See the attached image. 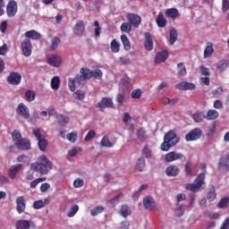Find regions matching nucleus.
<instances>
[{
    "mask_svg": "<svg viewBox=\"0 0 229 229\" xmlns=\"http://www.w3.org/2000/svg\"><path fill=\"white\" fill-rule=\"evenodd\" d=\"M31 171L40 173V174H47L53 169V163L45 155L38 157V162L30 165Z\"/></svg>",
    "mask_w": 229,
    "mask_h": 229,
    "instance_id": "1",
    "label": "nucleus"
},
{
    "mask_svg": "<svg viewBox=\"0 0 229 229\" xmlns=\"http://www.w3.org/2000/svg\"><path fill=\"white\" fill-rule=\"evenodd\" d=\"M178 144V137L176 133L173 131H168L165 134L164 141L161 144V151H169L170 148H174Z\"/></svg>",
    "mask_w": 229,
    "mask_h": 229,
    "instance_id": "2",
    "label": "nucleus"
},
{
    "mask_svg": "<svg viewBox=\"0 0 229 229\" xmlns=\"http://www.w3.org/2000/svg\"><path fill=\"white\" fill-rule=\"evenodd\" d=\"M205 178H206L205 173L199 174L197 176V178L194 180L193 183L186 184V190L191 191V192H199V191H201V188L203 187V185H205Z\"/></svg>",
    "mask_w": 229,
    "mask_h": 229,
    "instance_id": "3",
    "label": "nucleus"
},
{
    "mask_svg": "<svg viewBox=\"0 0 229 229\" xmlns=\"http://www.w3.org/2000/svg\"><path fill=\"white\" fill-rule=\"evenodd\" d=\"M126 19L133 28H139L142 24V17L137 13H128Z\"/></svg>",
    "mask_w": 229,
    "mask_h": 229,
    "instance_id": "4",
    "label": "nucleus"
},
{
    "mask_svg": "<svg viewBox=\"0 0 229 229\" xmlns=\"http://www.w3.org/2000/svg\"><path fill=\"white\" fill-rule=\"evenodd\" d=\"M21 53L24 56H31V53L33 52V45L31 44V40L25 38L21 42Z\"/></svg>",
    "mask_w": 229,
    "mask_h": 229,
    "instance_id": "5",
    "label": "nucleus"
},
{
    "mask_svg": "<svg viewBox=\"0 0 229 229\" xmlns=\"http://www.w3.org/2000/svg\"><path fill=\"white\" fill-rule=\"evenodd\" d=\"M201 135H203V131L199 128L192 129L186 134L185 139L187 142H191L192 140H198L201 139Z\"/></svg>",
    "mask_w": 229,
    "mask_h": 229,
    "instance_id": "6",
    "label": "nucleus"
},
{
    "mask_svg": "<svg viewBox=\"0 0 229 229\" xmlns=\"http://www.w3.org/2000/svg\"><path fill=\"white\" fill-rule=\"evenodd\" d=\"M175 160H182V162H185L187 157H185V155L177 153L176 151H172L165 155V162H174Z\"/></svg>",
    "mask_w": 229,
    "mask_h": 229,
    "instance_id": "7",
    "label": "nucleus"
},
{
    "mask_svg": "<svg viewBox=\"0 0 229 229\" xmlns=\"http://www.w3.org/2000/svg\"><path fill=\"white\" fill-rule=\"evenodd\" d=\"M96 106L97 108H99L100 112H105V108H114V102L112 101V98H103Z\"/></svg>",
    "mask_w": 229,
    "mask_h": 229,
    "instance_id": "8",
    "label": "nucleus"
},
{
    "mask_svg": "<svg viewBox=\"0 0 229 229\" xmlns=\"http://www.w3.org/2000/svg\"><path fill=\"white\" fill-rule=\"evenodd\" d=\"M22 81V75L18 72H13L7 77V81L10 85H20Z\"/></svg>",
    "mask_w": 229,
    "mask_h": 229,
    "instance_id": "9",
    "label": "nucleus"
},
{
    "mask_svg": "<svg viewBox=\"0 0 229 229\" xmlns=\"http://www.w3.org/2000/svg\"><path fill=\"white\" fill-rule=\"evenodd\" d=\"M17 10H18L17 2L14 0L9 1L6 6L7 17H15V14L17 13Z\"/></svg>",
    "mask_w": 229,
    "mask_h": 229,
    "instance_id": "10",
    "label": "nucleus"
},
{
    "mask_svg": "<svg viewBox=\"0 0 229 229\" xmlns=\"http://www.w3.org/2000/svg\"><path fill=\"white\" fill-rule=\"evenodd\" d=\"M16 112L20 117H22L23 119H30V108H28V106L23 103L18 105Z\"/></svg>",
    "mask_w": 229,
    "mask_h": 229,
    "instance_id": "11",
    "label": "nucleus"
},
{
    "mask_svg": "<svg viewBox=\"0 0 229 229\" xmlns=\"http://www.w3.org/2000/svg\"><path fill=\"white\" fill-rule=\"evenodd\" d=\"M16 210L18 214H22L26 210V199H24V196L16 198Z\"/></svg>",
    "mask_w": 229,
    "mask_h": 229,
    "instance_id": "12",
    "label": "nucleus"
},
{
    "mask_svg": "<svg viewBox=\"0 0 229 229\" xmlns=\"http://www.w3.org/2000/svg\"><path fill=\"white\" fill-rule=\"evenodd\" d=\"M143 205L146 208V210H153L155 207H157V203L155 202V199L151 196H146L143 199Z\"/></svg>",
    "mask_w": 229,
    "mask_h": 229,
    "instance_id": "13",
    "label": "nucleus"
},
{
    "mask_svg": "<svg viewBox=\"0 0 229 229\" xmlns=\"http://www.w3.org/2000/svg\"><path fill=\"white\" fill-rule=\"evenodd\" d=\"M73 33L77 37H83V33H85V23L83 21H80L75 24L73 28Z\"/></svg>",
    "mask_w": 229,
    "mask_h": 229,
    "instance_id": "14",
    "label": "nucleus"
},
{
    "mask_svg": "<svg viewBox=\"0 0 229 229\" xmlns=\"http://www.w3.org/2000/svg\"><path fill=\"white\" fill-rule=\"evenodd\" d=\"M21 171H22V165L21 164L11 166L8 170V174L11 180H15V176H17Z\"/></svg>",
    "mask_w": 229,
    "mask_h": 229,
    "instance_id": "15",
    "label": "nucleus"
},
{
    "mask_svg": "<svg viewBox=\"0 0 229 229\" xmlns=\"http://www.w3.org/2000/svg\"><path fill=\"white\" fill-rule=\"evenodd\" d=\"M176 89L179 90H194L196 85L192 82L182 81L176 84Z\"/></svg>",
    "mask_w": 229,
    "mask_h": 229,
    "instance_id": "16",
    "label": "nucleus"
},
{
    "mask_svg": "<svg viewBox=\"0 0 229 229\" xmlns=\"http://www.w3.org/2000/svg\"><path fill=\"white\" fill-rule=\"evenodd\" d=\"M47 64L52 67H60V65H62V57L52 55L47 59Z\"/></svg>",
    "mask_w": 229,
    "mask_h": 229,
    "instance_id": "17",
    "label": "nucleus"
},
{
    "mask_svg": "<svg viewBox=\"0 0 229 229\" xmlns=\"http://www.w3.org/2000/svg\"><path fill=\"white\" fill-rule=\"evenodd\" d=\"M14 144L18 149H31V143L26 139H21L20 140L15 141Z\"/></svg>",
    "mask_w": 229,
    "mask_h": 229,
    "instance_id": "18",
    "label": "nucleus"
},
{
    "mask_svg": "<svg viewBox=\"0 0 229 229\" xmlns=\"http://www.w3.org/2000/svg\"><path fill=\"white\" fill-rule=\"evenodd\" d=\"M16 229H30L31 220L20 219L15 223Z\"/></svg>",
    "mask_w": 229,
    "mask_h": 229,
    "instance_id": "19",
    "label": "nucleus"
},
{
    "mask_svg": "<svg viewBox=\"0 0 229 229\" xmlns=\"http://www.w3.org/2000/svg\"><path fill=\"white\" fill-rule=\"evenodd\" d=\"M216 70L218 71V72H225V71H226V69H228V67H229V60L223 59V60L218 61L216 64Z\"/></svg>",
    "mask_w": 229,
    "mask_h": 229,
    "instance_id": "20",
    "label": "nucleus"
},
{
    "mask_svg": "<svg viewBox=\"0 0 229 229\" xmlns=\"http://www.w3.org/2000/svg\"><path fill=\"white\" fill-rule=\"evenodd\" d=\"M169 58V54L167 51L164 50L162 52L157 53V55L155 57V63L156 64H162L165 62Z\"/></svg>",
    "mask_w": 229,
    "mask_h": 229,
    "instance_id": "21",
    "label": "nucleus"
},
{
    "mask_svg": "<svg viewBox=\"0 0 229 229\" xmlns=\"http://www.w3.org/2000/svg\"><path fill=\"white\" fill-rule=\"evenodd\" d=\"M145 49L147 51H152L153 50V38H151L150 32L145 33Z\"/></svg>",
    "mask_w": 229,
    "mask_h": 229,
    "instance_id": "22",
    "label": "nucleus"
},
{
    "mask_svg": "<svg viewBox=\"0 0 229 229\" xmlns=\"http://www.w3.org/2000/svg\"><path fill=\"white\" fill-rule=\"evenodd\" d=\"M156 22L158 28H165V26H167V19L164 17V13L160 12L158 13Z\"/></svg>",
    "mask_w": 229,
    "mask_h": 229,
    "instance_id": "23",
    "label": "nucleus"
},
{
    "mask_svg": "<svg viewBox=\"0 0 229 229\" xmlns=\"http://www.w3.org/2000/svg\"><path fill=\"white\" fill-rule=\"evenodd\" d=\"M167 176H178L180 174V168L177 165H170L166 168Z\"/></svg>",
    "mask_w": 229,
    "mask_h": 229,
    "instance_id": "24",
    "label": "nucleus"
},
{
    "mask_svg": "<svg viewBox=\"0 0 229 229\" xmlns=\"http://www.w3.org/2000/svg\"><path fill=\"white\" fill-rule=\"evenodd\" d=\"M25 37L26 38H30L31 40H40V33L34 30L25 32Z\"/></svg>",
    "mask_w": 229,
    "mask_h": 229,
    "instance_id": "25",
    "label": "nucleus"
},
{
    "mask_svg": "<svg viewBox=\"0 0 229 229\" xmlns=\"http://www.w3.org/2000/svg\"><path fill=\"white\" fill-rule=\"evenodd\" d=\"M219 117V112H217L216 109H209L207 112L206 119L208 121H216Z\"/></svg>",
    "mask_w": 229,
    "mask_h": 229,
    "instance_id": "26",
    "label": "nucleus"
},
{
    "mask_svg": "<svg viewBox=\"0 0 229 229\" xmlns=\"http://www.w3.org/2000/svg\"><path fill=\"white\" fill-rule=\"evenodd\" d=\"M192 119L193 121H195L196 123H203V121H205L206 115L205 114H203V112L201 111H197L192 114Z\"/></svg>",
    "mask_w": 229,
    "mask_h": 229,
    "instance_id": "27",
    "label": "nucleus"
},
{
    "mask_svg": "<svg viewBox=\"0 0 229 229\" xmlns=\"http://www.w3.org/2000/svg\"><path fill=\"white\" fill-rule=\"evenodd\" d=\"M137 139L140 140V142H146L148 135L146 134V131L144 130V128L138 129Z\"/></svg>",
    "mask_w": 229,
    "mask_h": 229,
    "instance_id": "28",
    "label": "nucleus"
},
{
    "mask_svg": "<svg viewBox=\"0 0 229 229\" xmlns=\"http://www.w3.org/2000/svg\"><path fill=\"white\" fill-rule=\"evenodd\" d=\"M121 40L123 45V48L125 51H130L131 49V43H130V39H128V36L126 34H123L121 36Z\"/></svg>",
    "mask_w": 229,
    "mask_h": 229,
    "instance_id": "29",
    "label": "nucleus"
},
{
    "mask_svg": "<svg viewBox=\"0 0 229 229\" xmlns=\"http://www.w3.org/2000/svg\"><path fill=\"white\" fill-rule=\"evenodd\" d=\"M166 15L174 21L180 15V12L176 8H169L166 9Z\"/></svg>",
    "mask_w": 229,
    "mask_h": 229,
    "instance_id": "30",
    "label": "nucleus"
},
{
    "mask_svg": "<svg viewBox=\"0 0 229 229\" xmlns=\"http://www.w3.org/2000/svg\"><path fill=\"white\" fill-rule=\"evenodd\" d=\"M49 203V199H46L44 201L43 200H36L33 203V208H36V210H38V208H42L46 207Z\"/></svg>",
    "mask_w": 229,
    "mask_h": 229,
    "instance_id": "31",
    "label": "nucleus"
},
{
    "mask_svg": "<svg viewBox=\"0 0 229 229\" xmlns=\"http://www.w3.org/2000/svg\"><path fill=\"white\" fill-rule=\"evenodd\" d=\"M176 40H178V31L175 29H171L169 39L171 46H173Z\"/></svg>",
    "mask_w": 229,
    "mask_h": 229,
    "instance_id": "32",
    "label": "nucleus"
},
{
    "mask_svg": "<svg viewBox=\"0 0 229 229\" xmlns=\"http://www.w3.org/2000/svg\"><path fill=\"white\" fill-rule=\"evenodd\" d=\"M178 75L181 77L187 76V68L183 63H179L177 64Z\"/></svg>",
    "mask_w": 229,
    "mask_h": 229,
    "instance_id": "33",
    "label": "nucleus"
},
{
    "mask_svg": "<svg viewBox=\"0 0 229 229\" xmlns=\"http://www.w3.org/2000/svg\"><path fill=\"white\" fill-rule=\"evenodd\" d=\"M51 89H53V90H58V89H60V77L55 76L51 80Z\"/></svg>",
    "mask_w": 229,
    "mask_h": 229,
    "instance_id": "34",
    "label": "nucleus"
},
{
    "mask_svg": "<svg viewBox=\"0 0 229 229\" xmlns=\"http://www.w3.org/2000/svg\"><path fill=\"white\" fill-rule=\"evenodd\" d=\"M81 75H82L84 80H90L92 78V70L81 68Z\"/></svg>",
    "mask_w": 229,
    "mask_h": 229,
    "instance_id": "35",
    "label": "nucleus"
},
{
    "mask_svg": "<svg viewBox=\"0 0 229 229\" xmlns=\"http://www.w3.org/2000/svg\"><path fill=\"white\" fill-rule=\"evenodd\" d=\"M144 167H146V159H144V157H141L137 161L136 169L140 172Z\"/></svg>",
    "mask_w": 229,
    "mask_h": 229,
    "instance_id": "36",
    "label": "nucleus"
},
{
    "mask_svg": "<svg viewBox=\"0 0 229 229\" xmlns=\"http://www.w3.org/2000/svg\"><path fill=\"white\" fill-rule=\"evenodd\" d=\"M111 51L112 53H119V51H121V45L116 39L111 41Z\"/></svg>",
    "mask_w": 229,
    "mask_h": 229,
    "instance_id": "37",
    "label": "nucleus"
},
{
    "mask_svg": "<svg viewBox=\"0 0 229 229\" xmlns=\"http://www.w3.org/2000/svg\"><path fill=\"white\" fill-rule=\"evenodd\" d=\"M133 26L130 24L129 21L123 22L121 25V31H123L124 33H130L131 31V28Z\"/></svg>",
    "mask_w": 229,
    "mask_h": 229,
    "instance_id": "38",
    "label": "nucleus"
},
{
    "mask_svg": "<svg viewBox=\"0 0 229 229\" xmlns=\"http://www.w3.org/2000/svg\"><path fill=\"white\" fill-rule=\"evenodd\" d=\"M57 121L61 126H65V124H69V117L64 114H59L57 116Z\"/></svg>",
    "mask_w": 229,
    "mask_h": 229,
    "instance_id": "39",
    "label": "nucleus"
},
{
    "mask_svg": "<svg viewBox=\"0 0 229 229\" xmlns=\"http://www.w3.org/2000/svg\"><path fill=\"white\" fill-rule=\"evenodd\" d=\"M102 212H105V208L102 206H98L91 209L90 214L94 217L96 216H99V214H101Z\"/></svg>",
    "mask_w": 229,
    "mask_h": 229,
    "instance_id": "40",
    "label": "nucleus"
},
{
    "mask_svg": "<svg viewBox=\"0 0 229 229\" xmlns=\"http://www.w3.org/2000/svg\"><path fill=\"white\" fill-rule=\"evenodd\" d=\"M121 216L123 217H128L131 214V210H130V208L126 205H123L120 210Z\"/></svg>",
    "mask_w": 229,
    "mask_h": 229,
    "instance_id": "41",
    "label": "nucleus"
},
{
    "mask_svg": "<svg viewBox=\"0 0 229 229\" xmlns=\"http://www.w3.org/2000/svg\"><path fill=\"white\" fill-rule=\"evenodd\" d=\"M229 204V197H225L220 199V201L217 203V208H226Z\"/></svg>",
    "mask_w": 229,
    "mask_h": 229,
    "instance_id": "42",
    "label": "nucleus"
},
{
    "mask_svg": "<svg viewBox=\"0 0 229 229\" xmlns=\"http://www.w3.org/2000/svg\"><path fill=\"white\" fill-rule=\"evenodd\" d=\"M91 78H95L96 80H101V78H103V72H101L99 68L91 70Z\"/></svg>",
    "mask_w": 229,
    "mask_h": 229,
    "instance_id": "43",
    "label": "nucleus"
},
{
    "mask_svg": "<svg viewBox=\"0 0 229 229\" xmlns=\"http://www.w3.org/2000/svg\"><path fill=\"white\" fill-rule=\"evenodd\" d=\"M78 210H80V206L78 205L72 206L70 211L67 213V216L74 217V216H76V214L78 213Z\"/></svg>",
    "mask_w": 229,
    "mask_h": 229,
    "instance_id": "44",
    "label": "nucleus"
},
{
    "mask_svg": "<svg viewBox=\"0 0 229 229\" xmlns=\"http://www.w3.org/2000/svg\"><path fill=\"white\" fill-rule=\"evenodd\" d=\"M74 99H79V101H83L85 99V91L83 90H77L73 93Z\"/></svg>",
    "mask_w": 229,
    "mask_h": 229,
    "instance_id": "45",
    "label": "nucleus"
},
{
    "mask_svg": "<svg viewBox=\"0 0 229 229\" xmlns=\"http://www.w3.org/2000/svg\"><path fill=\"white\" fill-rule=\"evenodd\" d=\"M26 100L30 103V101H35L36 94L32 90H27L25 93Z\"/></svg>",
    "mask_w": 229,
    "mask_h": 229,
    "instance_id": "46",
    "label": "nucleus"
},
{
    "mask_svg": "<svg viewBox=\"0 0 229 229\" xmlns=\"http://www.w3.org/2000/svg\"><path fill=\"white\" fill-rule=\"evenodd\" d=\"M60 45V38H54L51 46L49 47V51H55Z\"/></svg>",
    "mask_w": 229,
    "mask_h": 229,
    "instance_id": "47",
    "label": "nucleus"
},
{
    "mask_svg": "<svg viewBox=\"0 0 229 229\" xmlns=\"http://www.w3.org/2000/svg\"><path fill=\"white\" fill-rule=\"evenodd\" d=\"M38 140V148L41 151H46V148L47 147V140L46 139H39Z\"/></svg>",
    "mask_w": 229,
    "mask_h": 229,
    "instance_id": "48",
    "label": "nucleus"
},
{
    "mask_svg": "<svg viewBox=\"0 0 229 229\" xmlns=\"http://www.w3.org/2000/svg\"><path fill=\"white\" fill-rule=\"evenodd\" d=\"M131 96L133 99H140V98L142 97V89H137L132 90Z\"/></svg>",
    "mask_w": 229,
    "mask_h": 229,
    "instance_id": "49",
    "label": "nucleus"
},
{
    "mask_svg": "<svg viewBox=\"0 0 229 229\" xmlns=\"http://www.w3.org/2000/svg\"><path fill=\"white\" fill-rule=\"evenodd\" d=\"M184 171H185L186 176H192V174H194L192 173V164H191V162L186 163L184 166Z\"/></svg>",
    "mask_w": 229,
    "mask_h": 229,
    "instance_id": "50",
    "label": "nucleus"
},
{
    "mask_svg": "<svg viewBox=\"0 0 229 229\" xmlns=\"http://www.w3.org/2000/svg\"><path fill=\"white\" fill-rule=\"evenodd\" d=\"M100 144L101 146H104V148H112V143L110 142L108 136H104L100 141Z\"/></svg>",
    "mask_w": 229,
    "mask_h": 229,
    "instance_id": "51",
    "label": "nucleus"
},
{
    "mask_svg": "<svg viewBox=\"0 0 229 229\" xmlns=\"http://www.w3.org/2000/svg\"><path fill=\"white\" fill-rule=\"evenodd\" d=\"M213 54H214V47H212V45L208 46L204 50V58H208Z\"/></svg>",
    "mask_w": 229,
    "mask_h": 229,
    "instance_id": "52",
    "label": "nucleus"
},
{
    "mask_svg": "<svg viewBox=\"0 0 229 229\" xmlns=\"http://www.w3.org/2000/svg\"><path fill=\"white\" fill-rule=\"evenodd\" d=\"M66 138L70 142H76V140H78V133L74 131L68 133Z\"/></svg>",
    "mask_w": 229,
    "mask_h": 229,
    "instance_id": "53",
    "label": "nucleus"
},
{
    "mask_svg": "<svg viewBox=\"0 0 229 229\" xmlns=\"http://www.w3.org/2000/svg\"><path fill=\"white\" fill-rule=\"evenodd\" d=\"M152 151L149 149L148 145L144 147L142 149V156L145 157V158H151Z\"/></svg>",
    "mask_w": 229,
    "mask_h": 229,
    "instance_id": "54",
    "label": "nucleus"
},
{
    "mask_svg": "<svg viewBox=\"0 0 229 229\" xmlns=\"http://www.w3.org/2000/svg\"><path fill=\"white\" fill-rule=\"evenodd\" d=\"M124 99H126V94L125 93H119L116 96V103L121 106L123 103H124Z\"/></svg>",
    "mask_w": 229,
    "mask_h": 229,
    "instance_id": "55",
    "label": "nucleus"
},
{
    "mask_svg": "<svg viewBox=\"0 0 229 229\" xmlns=\"http://www.w3.org/2000/svg\"><path fill=\"white\" fill-rule=\"evenodd\" d=\"M217 194L216 193V189H212L208 192L207 198L208 201H214V199L216 198Z\"/></svg>",
    "mask_w": 229,
    "mask_h": 229,
    "instance_id": "56",
    "label": "nucleus"
},
{
    "mask_svg": "<svg viewBox=\"0 0 229 229\" xmlns=\"http://www.w3.org/2000/svg\"><path fill=\"white\" fill-rule=\"evenodd\" d=\"M13 140H15L17 142L18 140H21L22 139V136L21 135V131L14 130L12 133Z\"/></svg>",
    "mask_w": 229,
    "mask_h": 229,
    "instance_id": "57",
    "label": "nucleus"
},
{
    "mask_svg": "<svg viewBox=\"0 0 229 229\" xmlns=\"http://www.w3.org/2000/svg\"><path fill=\"white\" fill-rule=\"evenodd\" d=\"M42 182H46V177L38 178L30 182V189H35L37 187L38 183H40Z\"/></svg>",
    "mask_w": 229,
    "mask_h": 229,
    "instance_id": "58",
    "label": "nucleus"
},
{
    "mask_svg": "<svg viewBox=\"0 0 229 229\" xmlns=\"http://www.w3.org/2000/svg\"><path fill=\"white\" fill-rule=\"evenodd\" d=\"M199 71L202 76H210V72L208 71V68H207L205 65H200Z\"/></svg>",
    "mask_w": 229,
    "mask_h": 229,
    "instance_id": "59",
    "label": "nucleus"
},
{
    "mask_svg": "<svg viewBox=\"0 0 229 229\" xmlns=\"http://www.w3.org/2000/svg\"><path fill=\"white\" fill-rule=\"evenodd\" d=\"M94 137H96V131H89L86 137L84 138L85 142H89V140H92V139H94Z\"/></svg>",
    "mask_w": 229,
    "mask_h": 229,
    "instance_id": "60",
    "label": "nucleus"
},
{
    "mask_svg": "<svg viewBox=\"0 0 229 229\" xmlns=\"http://www.w3.org/2000/svg\"><path fill=\"white\" fill-rule=\"evenodd\" d=\"M83 185L84 182L81 178H78L73 182V187H75V189H80V187H83Z\"/></svg>",
    "mask_w": 229,
    "mask_h": 229,
    "instance_id": "61",
    "label": "nucleus"
},
{
    "mask_svg": "<svg viewBox=\"0 0 229 229\" xmlns=\"http://www.w3.org/2000/svg\"><path fill=\"white\" fill-rule=\"evenodd\" d=\"M130 81H131L130 77L125 75L123 79H121L120 83L123 85V87H128L130 85Z\"/></svg>",
    "mask_w": 229,
    "mask_h": 229,
    "instance_id": "62",
    "label": "nucleus"
},
{
    "mask_svg": "<svg viewBox=\"0 0 229 229\" xmlns=\"http://www.w3.org/2000/svg\"><path fill=\"white\" fill-rule=\"evenodd\" d=\"M229 10V1L222 0V12H228Z\"/></svg>",
    "mask_w": 229,
    "mask_h": 229,
    "instance_id": "63",
    "label": "nucleus"
},
{
    "mask_svg": "<svg viewBox=\"0 0 229 229\" xmlns=\"http://www.w3.org/2000/svg\"><path fill=\"white\" fill-rule=\"evenodd\" d=\"M219 229H229V217H226Z\"/></svg>",
    "mask_w": 229,
    "mask_h": 229,
    "instance_id": "64",
    "label": "nucleus"
}]
</instances>
